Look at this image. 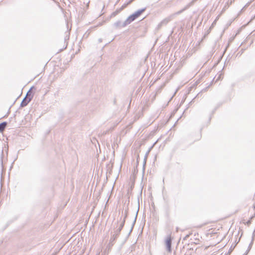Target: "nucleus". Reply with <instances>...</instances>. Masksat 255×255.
<instances>
[{
	"label": "nucleus",
	"instance_id": "nucleus-3",
	"mask_svg": "<svg viewBox=\"0 0 255 255\" xmlns=\"http://www.w3.org/2000/svg\"><path fill=\"white\" fill-rule=\"evenodd\" d=\"M126 23H127L126 20L124 22H122L119 20L114 23V26L116 28H120L121 27H124L128 25L126 24Z\"/></svg>",
	"mask_w": 255,
	"mask_h": 255
},
{
	"label": "nucleus",
	"instance_id": "nucleus-11",
	"mask_svg": "<svg viewBox=\"0 0 255 255\" xmlns=\"http://www.w3.org/2000/svg\"><path fill=\"white\" fill-rule=\"evenodd\" d=\"M188 237H189V235H187V236H186V238H188Z\"/></svg>",
	"mask_w": 255,
	"mask_h": 255
},
{
	"label": "nucleus",
	"instance_id": "nucleus-9",
	"mask_svg": "<svg viewBox=\"0 0 255 255\" xmlns=\"http://www.w3.org/2000/svg\"><path fill=\"white\" fill-rule=\"evenodd\" d=\"M182 11V10H181V11H178V12H176L175 13H174V14H173L172 16H171V17H172V16H175V15H177V14H180Z\"/></svg>",
	"mask_w": 255,
	"mask_h": 255
},
{
	"label": "nucleus",
	"instance_id": "nucleus-4",
	"mask_svg": "<svg viewBox=\"0 0 255 255\" xmlns=\"http://www.w3.org/2000/svg\"><path fill=\"white\" fill-rule=\"evenodd\" d=\"M137 18V16H136V14L133 13L132 14L129 16L126 19V24H129L131 22L134 21L135 19H136Z\"/></svg>",
	"mask_w": 255,
	"mask_h": 255
},
{
	"label": "nucleus",
	"instance_id": "nucleus-7",
	"mask_svg": "<svg viewBox=\"0 0 255 255\" xmlns=\"http://www.w3.org/2000/svg\"><path fill=\"white\" fill-rule=\"evenodd\" d=\"M124 223H125V220H124L121 224L119 228L117 234L121 231L122 229L123 228V227L124 225Z\"/></svg>",
	"mask_w": 255,
	"mask_h": 255
},
{
	"label": "nucleus",
	"instance_id": "nucleus-5",
	"mask_svg": "<svg viewBox=\"0 0 255 255\" xmlns=\"http://www.w3.org/2000/svg\"><path fill=\"white\" fill-rule=\"evenodd\" d=\"M145 9H146L145 8H143L142 9H139L137 11H135L134 12V13L136 14V16H137V17H138L145 10Z\"/></svg>",
	"mask_w": 255,
	"mask_h": 255
},
{
	"label": "nucleus",
	"instance_id": "nucleus-2",
	"mask_svg": "<svg viewBox=\"0 0 255 255\" xmlns=\"http://www.w3.org/2000/svg\"><path fill=\"white\" fill-rule=\"evenodd\" d=\"M30 91L27 94L26 97L22 100L21 103V107L26 106L28 103L31 101L32 97H30V95L29 94Z\"/></svg>",
	"mask_w": 255,
	"mask_h": 255
},
{
	"label": "nucleus",
	"instance_id": "nucleus-10",
	"mask_svg": "<svg viewBox=\"0 0 255 255\" xmlns=\"http://www.w3.org/2000/svg\"><path fill=\"white\" fill-rule=\"evenodd\" d=\"M221 76V75H220L218 77V78H217V80H219V78H220Z\"/></svg>",
	"mask_w": 255,
	"mask_h": 255
},
{
	"label": "nucleus",
	"instance_id": "nucleus-6",
	"mask_svg": "<svg viewBox=\"0 0 255 255\" xmlns=\"http://www.w3.org/2000/svg\"><path fill=\"white\" fill-rule=\"evenodd\" d=\"M6 126V123L5 122H3L0 124V132H1L4 130Z\"/></svg>",
	"mask_w": 255,
	"mask_h": 255
},
{
	"label": "nucleus",
	"instance_id": "nucleus-1",
	"mask_svg": "<svg viewBox=\"0 0 255 255\" xmlns=\"http://www.w3.org/2000/svg\"><path fill=\"white\" fill-rule=\"evenodd\" d=\"M165 246L166 250L168 252H171V238L170 235L168 236L165 240Z\"/></svg>",
	"mask_w": 255,
	"mask_h": 255
},
{
	"label": "nucleus",
	"instance_id": "nucleus-8",
	"mask_svg": "<svg viewBox=\"0 0 255 255\" xmlns=\"http://www.w3.org/2000/svg\"><path fill=\"white\" fill-rule=\"evenodd\" d=\"M170 20H171V18L170 17H169L167 19H165L163 20L162 21H161L160 24H162L163 23H167Z\"/></svg>",
	"mask_w": 255,
	"mask_h": 255
}]
</instances>
